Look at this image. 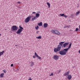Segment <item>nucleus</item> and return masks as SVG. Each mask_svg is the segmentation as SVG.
Listing matches in <instances>:
<instances>
[{
    "label": "nucleus",
    "mask_w": 80,
    "mask_h": 80,
    "mask_svg": "<svg viewBox=\"0 0 80 80\" xmlns=\"http://www.w3.org/2000/svg\"><path fill=\"white\" fill-rule=\"evenodd\" d=\"M64 42H59V44L58 45V47H57V48H54V52L56 53H57V52L60 51L61 48H62V47H63L64 48H65V47H66V46H67L68 45V44H69V42H65L64 43Z\"/></svg>",
    "instance_id": "1"
},
{
    "label": "nucleus",
    "mask_w": 80,
    "mask_h": 80,
    "mask_svg": "<svg viewBox=\"0 0 80 80\" xmlns=\"http://www.w3.org/2000/svg\"><path fill=\"white\" fill-rule=\"evenodd\" d=\"M71 46H72V43H71L69 44V46L68 48L64 49L60 51H59V52L60 55H66L67 52L68 50V49L71 48Z\"/></svg>",
    "instance_id": "2"
},
{
    "label": "nucleus",
    "mask_w": 80,
    "mask_h": 80,
    "mask_svg": "<svg viewBox=\"0 0 80 80\" xmlns=\"http://www.w3.org/2000/svg\"><path fill=\"white\" fill-rule=\"evenodd\" d=\"M11 29V31L14 32V31H16L17 30H18V27L16 26H13Z\"/></svg>",
    "instance_id": "3"
},
{
    "label": "nucleus",
    "mask_w": 80,
    "mask_h": 80,
    "mask_svg": "<svg viewBox=\"0 0 80 80\" xmlns=\"http://www.w3.org/2000/svg\"><path fill=\"white\" fill-rule=\"evenodd\" d=\"M32 18V16H30L27 18L25 20V23H28L29 22L30 20V18Z\"/></svg>",
    "instance_id": "4"
},
{
    "label": "nucleus",
    "mask_w": 80,
    "mask_h": 80,
    "mask_svg": "<svg viewBox=\"0 0 80 80\" xmlns=\"http://www.w3.org/2000/svg\"><path fill=\"white\" fill-rule=\"evenodd\" d=\"M51 32L53 33H55L57 35L60 34V32H58V31L57 30H53L51 31Z\"/></svg>",
    "instance_id": "5"
},
{
    "label": "nucleus",
    "mask_w": 80,
    "mask_h": 80,
    "mask_svg": "<svg viewBox=\"0 0 80 80\" xmlns=\"http://www.w3.org/2000/svg\"><path fill=\"white\" fill-rule=\"evenodd\" d=\"M60 56L57 55H55L53 56V58L55 60H57L59 59Z\"/></svg>",
    "instance_id": "6"
},
{
    "label": "nucleus",
    "mask_w": 80,
    "mask_h": 80,
    "mask_svg": "<svg viewBox=\"0 0 80 80\" xmlns=\"http://www.w3.org/2000/svg\"><path fill=\"white\" fill-rule=\"evenodd\" d=\"M22 32V30H21V29H18L17 31L16 32V33H17V34H18V35H20V34H21V32Z\"/></svg>",
    "instance_id": "7"
},
{
    "label": "nucleus",
    "mask_w": 80,
    "mask_h": 80,
    "mask_svg": "<svg viewBox=\"0 0 80 80\" xmlns=\"http://www.w3.org/2000/svg\"><path fill=\"white\" fill-rule=\"evenodd\" d=\"M29 63H31V67H33V65H34V62H33L32 61H31L30 62H29Z\"/></svg>",
    "instance_id": "8"
},
{
    "label": "nucleus",
    "mask_w": 80,
    "mask_h": 80,
    "mask_svg": "<svg viewBox=\"0 0 80 80\" xmlns=\"http://www.w3.org/2000/svg\"><path fill=\"white\" fill-rule=\"evenodd\" d=\"M68 80H71V78H72L71 75H69L68 76Z\"/></svg>",
    "instance_id": "9"
},
{
    "label": "nucleus",
    "mask_w": 80,
    "mask_h": 80,
    "mask_svg": "<svg viewBox=\"0 0 80 80\" xmlns=\"http://www.w3.org/2000/svg\"><path fill=\"white\" fill-rule=\"evenodd\" d=\"M44 28H47L48 26V24L47 23H44L43 24Z\"/></svg>",
    "instance_id": "10"
},
{
    "label": "nucleus",
    "mask_w": 80,
    "mask_h": 80,
    "mask_svg": "<svg viewBox=\"0 0 80 80\" xmlns=\"http://www.w3.org/2000/svg\"><path fill=\"white\" fill-rule=\"evenodd\" d=\"M35 17H36V18H38V17H40V14L38 13H37L36 14Z\"/></svg>",
    "instance_id": "11"
},
{
    "label": "nucleus",
    "mask_w": 80,
    "mask_h": 80,
    "mask_svg": "<svg viewBox=\"0 0 80 80\" xmlns=\"http://www.w3.org/2000/svg\"><path fill=\"white\" fill-rule=\"evenodd\" d=\"M70 73L69 71H68L67 72V73H65L64 74V76H68V75H69V73Z\"/></svg>",
    "instance_id": "12"
},
{
    "label": "nucleus",
    "mask_w": 80,
    "mask_h": 80,
    "mask_svg": "<svg viewBox=\"0 0 80 80\" xmlns=\"http://www.w3.org/2000/svg\"><path fill=\"white\" fill-rule=\"evenodd\" d=\"M4 52H5V51H3L2 52H0V57L2 56V55H3V53H4Z\"/></svg>",
    "instance_id": "13"
},
{
    "label": "nucleus",
    "mask_w": 80,
    "mask_h": 80,
    "mask_svg": "<svg viewBox=\"0 0 80 80\" xmlns=\"http://www.w3.org/2000/svg\"><path fill=\"white\" fill-rule=\"evenodd\" d=\"M4 75V73H2L0 75V77H1V78H3V76Z\"/></svg>",
    "instance_id": "14"
},
{
    "label": "nucleus",
    "mask_w": 80,
    "mask_h": 80,
    "mask_svg": "<svg viewBox=\"0 0 80 80\" xmlns=\"http://www.w3.org/2000/svg\"><path fill=\"white\" fill-rule=\"evenodd\" d=\"M38 25L39 26H42V22H41L38 24Z\"/></svg>",
    "instance_id": "15"
},
{
    "label": "nucleus",
    "mask_w": 80,
    "mask_h": 80,
    "mask_svg": "<svg viewBox=\"0 0 80 80\" xmlns=\"http://www.w3.org/2000/svg\"><path fill=\"white\" fill-rule=\"evenodd\" d=\"M19 29L21 30H23V28L20 25L19 26Z\"/></svg>",
    "instance_id": "16"
},
{
    "label": "nucleus",
    "mask_w": 80,
    "mask_h": 80,
    "mask_svg": "<svg viewBox=\"0 0 80 80\" xmlns=\"http://www.w3.org/2000/svg\"><path fill=\"white\" fill-rule=\"evenodd\" d=\"M36 38H38V39H41L42 38V36H39L36 37Z\"/></svg>",
    "instance_id": "17"
},
{
    "label": "nucleus",
    "mask_w": 80,
    "mask_h": 80,
    "mask_svg": "<svg viewBox=\"0 0 80 80\" xmlns=\"http://www.w3.org/2000/svg\"><path fill=\"white\" fill-rule=\"evenodd\" d=\"M37 18H36L35 16H34V17L32 18V21H34V20H36V19H37Z\"/></svg>",
    "instance_id": "18"
},
{
    "label": "nucleus",
    "mask_w": 80,
    "mask_h": 80,
    "mask_svg": "<svg viewBox=\"0 0 80 80\" xmlns=\"http://www.w3.org/2000/svg\"><path fill=\"white\" fill-rule=\"evenodd\" d=\"M79 14H80V11H79L76 12V16H77L78 15H79Z\"/></svg>",
    "instance_id": "19"
},
{
    "label": "nucleus",
    "mask_w": 80,
    "mask_h": 80,
    "mask_svg": "<svg viewBox=\"0 0 80 80\" xmlns=\"http://www.w3.org/2000/svg\"><path fill=\"white\" fill-rule=\"evenodd\" d=\"M47 5L48 6V8H50V4L49 2H47Z\"/></svg>",
    "instance_id": "20"
},
{
    "label": "nucleus",
    "mask_w": 80,
    "mask_h": 80,
    "mask_svg": "<svg viewBox=\"0 0 80 80\" xmlns=\"http://www.w3.org/2000/svg\"><path fill=\"white\" fill-rule=\"evenodd\" d=\"M65 15L64 13H63V14H59L60 16H61V17H64V15Z\"/></svg>",
    "instance_id": "21"
},
{
    "label": "nucleus",
    "mask_w": 80,
    "mask_h": 80,
    "mask_svg": "<svg viewBox=\"0 0 80 80\" xmlns=\"http://www.w3.org/2000/svg\"><path fill=\"white\" fill-rule=\"evenodd\" d=\"M36 30H38V28H39V27H38V26H37V27H35Z\"/></svg>",
    "instance_id": "22"
},
{
    "label": "nucleus",
    "mask_w": 80,
    "mask_h": 80,
    "mask_svg": "<svg viewBox=\"0 0 80 80\" xmlns=\"http://www.w3.org/2000/svg\"><path fill=\"white\" fill-rule=\"evenodd\" d=\"M80 30V29H78V28H76V30L75 31L76 32H78V30Z\"/></svg>",
    "instance_id": "23"
},
{
    "label": "nucleus",
    "mask_w": 80,
    "mask_h": 80,
    "mask_svg": "<svg viewBox=\"0 0 80 80\" xmlns=\"http://www.w3.org/2000/svg\"><path fill=\"white\" fill-rule=\"evenodd\" d=\"M36 57H37V58H38V59H40H40H41V57H40V56H37Z\"/></svg>",
    "instance_id": "24"
},
{
    "label": "nucleus",
    "mask_w": 80,
    "mask_h": 80,
    "mask_svg": "<svg viewBox=\"0 0 80 80\" xmlns=\"http://www.w3.org/2000/svg\"><path fill=\"white\" fill-rule=\"evenodd\" d=\"M34 55H35V56L36 57H37V56H38V55L36 53V52H35Z\"/></svg>",
    "instance_id": "25"
},
{
    "label": "nucleus",
    "mask_w": 80,
    "mask_h": 80,
    "mask_svg": "<svg viewBox=\"0 0 80 80\" xmlns=\"http://www.w3.org/2000/svg\"><path fill=\"white\" fill-rule=\"evenodd\" d=\"M70 27V25H68V26H66V28H69V27Z\"/></svg>",
    "instance_id": "26"
},
{
    "label": "nucleus",
    "mask_w": 80,
    "mask_h": 80,
    "mask_svg": "<svg viewBox=\"0 0 80 80\" xmlns=\"http://www.w3.org/2000/svg\"><path fill=\"white\" fill-rule=\"evenodd\" d=\"M60 72H61V70H60L58 72H56V73L57 74V73H60Z\"/></svg>",
    "instance_id": "27"
},
{
    "label": "nucleus",
    "mask_w": 80,
    "mask_h": 80,
    "mask_svg": "<svg viewBox=\"0 0 80 80\" xmlns=\"http://www.w3.org/2000/svg\"><path fill=\"white\" fill-rule=\"evenodd\" d=\"M64 17L65 18H67V16L64 15Z\"/></svg>",
    "instance_id": "28"
},
{
    "label": "nucleus",
    "mask_w": 80,
    "mask_h": 80,
    "mask_svg": "<svg viewBox=\"0 0 80 80\" xmlns=\"http://www.w3.org/2000/svg\"><path fill=\"white\" fill-rule=\"evenodd\" d=\"M49 76H53V73H52L49 75Z\"/></svg>",
    "instance_id": "29"
},
{
    "label": "nucleus",
    "mask_w": 80,
    "mask_h": 80,
    "mask_svg": "<svg viewBox=\"0 0 80 80\" xmlns=\"http://www.w3.org/2000/svg\"><path fill=\"white\" fill-rule=\"evenodd\" d=\"M2 71L4 72V73H6V71H5L4 70H2Z\"/></svg>",
    "instance_id": "30"
},
{
    "label": "nucleus",
    "mask_w": 80,
    "mask_h": 80,
    "mask_svg": "<svg viewBox=\"0 0 80 80\" xmlns=\"http://www.w3.org/2000/svg\"><path fill=\"white\" fill-rule=\"evenodd\" d=\"M28 80H32V78H29L28 79Z\"/></svg>",
    "instance_id": "31"
},
{
    "label": "nucleus",
    "mask_w": 80,
    "mask_h": 80,
    "mask_svg": "<svg viewBox=\"0 0 80 80\" xmlns=\"http://www.w3.org/2000/svg\"><path fill=\"white\" fill-rule=\"evenodd\" d=\"M33 58H36V57H35V56H33Z\"/></svg>",
    "instance_id": "32"
},
{
    "label": "nucleus",
    "mask_w": 80,
    "mask_h": 80,
    "mask_svg": "<svg viewBox=\"0 0 80 80\" xmlns=\"http://www.w3.org/2000/svg\"><path fill=\"white\" fill-rule=\"evenodd\" d=\"M11 67H13V64H12L11 65Z\"/></svg>",
    "instance_id": "33"
},
{
    "label": "nucleus",
    "mask_w": 80,
    "mask_h": 80,
    "mask_svg": "<svg viewBox=\"0 0 80 80\" xmlns=\"http://www.w3.org/2000/svg\"><path fill=\"white\" fill-rule=\"evenodd\" d=\"M37 13H40L41 12H40V11H38V12H37Z\"/></svg>",
    "instance_id": "34"
},
{
    "label": "nucleus",
    "mask_w": 80,
    "mask_h": 80,
    "mask_svg": "<svg viewBox=\"0 0 80 80\" xmlns=\"http://www.w3.org/2000/svg\"><path fill=\"white\" fill-rule=\"evenodd\" d=\"M71 16H70V18L72 17V16H73V15L71 14Z\"/></svg>",
    "instance_id": "35"
},
{
    "label": "nucleus",
    "mask_w": 80,
    "mask_h": 80,
    "mask_svg": "<svg viewBox=\"0 0 80 80\" xmlns=\"http://www.w3.org/2000/svg\"><path fill=\"white\" fill-rule=\"evenodd\" d=\"M19 68H20V67H18L17 68V70H18L19 69Z\"/></svg>",
    "instance_id": "36"
},
{
    "label": "nucleus",
    "mask_w": 80,
    "mask_h": 80,
    "mask_svg": "<svg viewBox=\"0 0 80 80\" xmlns=\"http://www.w3.org/2000/svg\"><path fill=\"white\" fill-rule=\"evenodd\" d=\"M32 13L33 14V13H36V12H33Z\"/></svg>",
    "instance_id": "37"
},
{
    "label": "nucleus",
    "mask_w": 80,
    "mask_h": 80,
    "mask_svg": "<svg viewBox=\"0 0 80 80\" xmlns=\"http://www.w3.org/2000/svg\"><path fill=\"white\" fill-rule=\"evenodd\" d=\"M18 3L19 4H20V2H18Z\"/></svg>",
    "instance_id": "38"
},
{
    "label": "nucleus",
    "mask_w": 80,
    "mask_h": 80,
    "mask_svg": "<svg viewBox=\"0 0 80 80\" xmlns=\"http://www.w3.org/2000/svg\"><path fill=\"white\" fill-rule=\"evenodd\" d=\"M38 32H39V31H37L36 32V33H38Z\"/></svg>",
    "instance_id": "39"
},
{
    "label": "nucleus",
    "mask_w": 80,
    "mask_h": 80,
    "mask_svg": "<svg viewBox=\"0 0 80 80\" xmlns=\"http://www.w3.org/2000/svg\"><path fill=\"white\" fill-rule=\"evenodd\" d=\"M64 28H66V26H64Z\"/></svg>",
    "instance_id": "40"
},
{
    "label": "nucleus",
    "mask_w": 80,
    "mask_h": 80,
    "mask_svg": "<svg viewBox=\"0 0 80 80\" xmlns=\"http://www.w3.org/2000/svg\"><path fill=\"white\" fill-rule=\"evenodd\" d=\"M15 46H18V45H15Z\"/></svg>",
    "instance_id": "41"
},
{
    "label": "nucleus",
    "mask_w": 80,
    "mask_h": 80,
    "mask_svg": "<svg viewBox=\"0 0 80 80\" xmlns=\"http://www.w3.org/2000/svg\"><path fill=\"white\" fill-rule=\"evenodd\" d=\"M72 68H74V66H73Z\"/></svg>",
    "instance_id": "42"
},
{
    "label": "nucleus",
    "mask_w": 80,
    "mask_h": 80,
    "mask_svg": "<svg viewBox=\"0 0 80 80\" xmlns=\"http://www.w3.org/2000/svg\"><path fill=\"white\" fill-rule=\"evenodd\" d=\"M2 35V34H0V36H1V35Z\"/></svg>",
    "instance_id": "43"
},
{
    "label": "nucleus",
    "mask_w": 80,
    "mask_h": 80,
    "mask_svg": "<svg viewBox=\"0 0 80 80\" xmlns=\"http://www.w3.org/2000/svg\"><path fill=\"white\" fill-rule=\"evenodd\" d=\"M32 17H33L34 16H32Z\"/></svg>",
    "instance_id": "44"
},
{
    "label": "nucleus",
    "mask_w": 80,
    "mask_h": 80,
    "mask_svg": "<svg viewBox=\"0 0 80 80\" xmlns=\"http://www.w3.org/2000/svg\"><path fill=\"white\" fill-rule=\"evenodd\" d=\"M70 16H71V17H72V16H71V15Z\"/></svg>",
    "instance_id": "45"
}]
</instances>
